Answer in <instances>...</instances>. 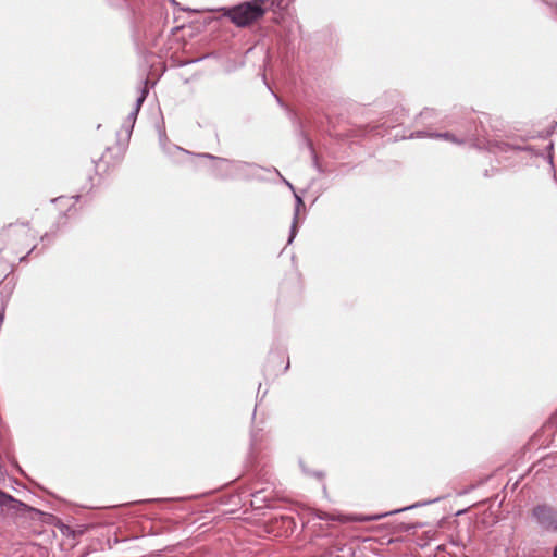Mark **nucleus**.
Wrapping results in <instances>:
<instances>
[{
	"label": "nucleus",
	"mask_w": 557,
	"mask_h": 557,
	"mask_svg": "<svg viewBox=\"0 0 557 557\" xmlns=\"http://www.w3.org/2000/svg\"><path fill=\"white\" fill-rule=\"evenodd\" d=\"M274 1L271 0V5L274 4ZM268 2L270 0H253L228 9H222V11L223 15L230 18L237 27H247L263 17L267 11L264 5Z\"/></svg>",
	"instance_id": "nucleus-1"
},
{
	"label": "nucleus",
	"mask_w": 557,
	"mask_h": 557,
	"mask_svg": "<svg viewBox=\"0 0 557 557\" xmlns=\"http://www.w3.org/2000/svg\"><path fill=\"white\" fill-rule=\"evenodd\" d=\"M36 237L29 223H11L0 231V244L3 246H25L32 245Z\"/></svg>",
	"instance_id": "nucleus-2"
},
{
	"label": "nucleus",
	"mask_w": 557,
	"mask_h": 557,
	"mask_svg": "<svg viewBox=\"0 0 557 557\" xmlns=\"http://www.w3.org/2000/svg\"><path fill=\"white\" fill-rule=\"evenodd\" d=\"M124 158V149L121 145L116 144L114 146L108 147L103 154L101 156L98 169H100L102 165L104 166L103 171L108 172L111 169L116 168L120 165Z\"/></svg>",
	"instance_id": "nucleus-3"
},
{
	"label": "nucleus",
	"mask_w": 557,
	"mask_h": 557,
	"mask_svg": "<svg viewBox=\"0 0 557 557\" xmlns=\"http://www.w3.org/2000/svg\"><path fill=\"white\" fill-rule=\"evenodd\" d=\"M533 516L544 529L557 531V510L554 508L539 505L533 509Z\"/></svg>",
	"instance_id": "nucleus-4"
},
{
	"label": "nucleus",
	"mask_w": 557,
	"mask_h": 557,
	"mask_svg": "<svg viewBox=\"0 0 557 557\" xmlns=\"http://www.w3.org/2000/svg\"><path fill=\"white\" fill-rule=\"evenodd\" d=\"M437 137H440V138H444V139H446V140L453 141V143L458 144V145H463V144L467 141V139H466V138H463V137H462V138H457V137H456L454 134H451V133H444V134H440V135H437Z\"/></svg>",
	"instance_id": "nucleus-5"
},
{
	"label": "nucleus",
	"mask_w": 557,
	"mask_h": 557,
	"mask_svg": "<svg viewBox=\"0 0 557 557\" xmlns=\"http://www.w3.org/2000/svg\"><path fill=\"white\" fill-rule=\"evenodd\" d=\"M554 557H557V544H556V547L554 549Z\"/></svg>",
	"instance_id": "nucleus-6"
}]
</instances>
